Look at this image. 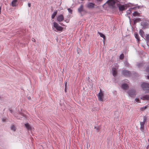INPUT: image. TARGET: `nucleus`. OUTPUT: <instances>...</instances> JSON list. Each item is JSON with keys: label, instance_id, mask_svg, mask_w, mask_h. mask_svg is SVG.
Listing matches in <instances>:
<instances>
[{"label": "nucleus", "instance_id": "1", "mask_svg": "<svg viewBox=\"0 0 149 149\" xmlns=\"http://www.w3.org/2000/svg\"><path fill=\"white\" fill-rule=\"evenodd\" d=\"M117 1V0H109L107 3L110 8H114L115 7V3Z\"/></svg>", "mask_w": 149, "mask_h": 149}, {"label": "nucleus", "instance_id": "2", "mask_svg": "<svg viewBox=\"0 0 149 149\" xmlns=\"http://www.w3.org/2000/svg\"><path fill=\"white\" fill-rule=\"evenodd\" d=\"M53 26L57 31H62L63 29V28L60 26L56 22L53 23Z\"/></svg>", "mask_w": 149, "mask_h": 149}, {"label": "nucleus", "instance_id": "3", "mask_svg": "<svg viewBox=\"0 0 149 149\" xmlns=\"http://www.w3.org/2000/svg\"><path fill=\"white\" fill-rule=\"evenodd\" d=\"M141 86L143 90H149V83H143L141 84Z\"/></svg>", "mask_w": 149, "mask_h": 149}, {"label": "nucleus", "instance_id": "4", "mask_svg": "<svg viewBox=\"0 0 149 149\" xmlns=\"http://www.w3.org/2000/svg\"><path fill=\"white\" fill-rule=\"evenodd\" d=\"M97 97L99 100L103 101L104 94L101 89H100V93H98Z\"/></svg>", "mask_w": 149, "mask_h": 149}, {"label": "nucleus", "instance_id": "5", "mask_svg": "<svg viewBox=\"0 0 149 149\" xmlns=\"http://www.w3.org/2000/svg\"><path fill=\"white\" fill-rule=\"evenodd\" d=\"M118 6L120 11H123L126 9V5H121L120 4H118Z\"/></svg>", "mask_w": 149, "mask_h": 149}, {"label": "nucleus", "instance_id": "6", "mask_svg": "<svg viewBox=\"0 0 149 149\" xmlns=\"http://www.w3.org/2000/svg\"><path fill=\"white\" fill-rule=\"evenodd\" d=\"M115 67H116V68H113L112 69V74L113 75L114 77H116L118 71L117 70V69L118 68V67L117 65V64H116L114 65Z\"/></svg>", "mask_w": 149, "mask_h": 149}, {"label": "nucleus", "instance_id": "7", "mask_svg": "<svg viewBox=\"0 0 149 149\" xmlns=\"http://www.w3.org/2000/svg\"><path fill=\"white\" fill-rule=\"evenodd\" d=\"M146 120V118L145 116H144L143 117V122H142L140 123L141 127L140 129L141 131H143V130L144 127V125L145 123Z\"/></svg>", "mask_w": 149, "mask_h": 149}, {"label": "nucleus", "instance_id": "8", "mask_svg": "<svg viewBox=\"0 0 149 149\" xmlns=\"http://www.w3.org/2000/svg\"><path fill=\"white\" fill-rule=\"evenodd\" d=\"M128 93L131 97H134L136 95L135 91L134 89L130 90Z\"/></svg>", "mask_w": 149, "mask_h": 149}, {"label": "nucleus", "instance_id": "9", "mask_svg": "<svg viewBox=\"0 0 149 149\" xmlns=\"http://www.w3.org/2000/svg\"><path fill=\"white\" fill-rule=\"evenodd\" d=\"M122 74L125 76H128L130 74V71L123 70L122 72Z\"/></svg>", "mask_w": 149, "mask_h": 149}, {"label": "nucleus", "instance_id": "10", "mask_svg": "<svg viewBox=\"0 0 149 149\" xmlns=\"http://www.w3.org/2000/svg\"><path fill=\"white\" fill-rule=\"evenodd\" d=\"M64 19V17L63 15H61L58 16L57 18V20L59 22L63 21Z\"/></svg>", "mask_w": 149, "mask_h": 149}, {"label": "nucleus", "instance_id": "11", "mask_svg": "<svg viewBox=\"0 0 149 149\" xmlns=\"http://www.w3.org/2000/svg\"><path fill=\"white\" fill-rule=\"evenodd\" d=\"M141 99L143 100L149 101V95H144L141 98Z\"/></svg>", "mask_w": 149, "mask_h": 149}, {"label": "nucleus", "instance_id": "12", "mask_svg": "<svg viewBox=\"0 0 149 149\" xmlns=\"http://www.w3.org/2000/svg\"><path fill=\"white\" fill-rule=\"evenodd\" d=\"M95 4L92 3H88L87 6V7L88 8H93L94 7Z\"/></svg>", "mask_w": 149, "mask_h": 149}, {"label": "nucleus", "instance_id": "13", "mask_svg": "<svg viewBox=\"0 0 149 149\" xmlns=\"http://www.w3.org/2000/svg\"><path fill=\"white\" fill-rule=\"evenodd\" d=\"M135 37L137 39V41L138 43H139L140 40L138 33H134Z\"/></svg>", "mask_w": 149, "mask_h": 149}, {"label": "nucleus", "instance_id": "14", "mask_svg": "<svg viewBox=\"0 0 149 149\" xmlns=\"http://www.w3.org/2000/svg\"><path fill=\"white\" fill-rule=\"evenodd\" d=\"M18 0H13L11 2L12 6L13 7H16L17 5V2Z\"/></svg>", "mask_w": 149, "mask_h": 149}, {"label": "nucleus", "instance_id": "15", "mask_svg": "<svg viewBox=\"0 0 149 149\" xmlns=\"http://www.w3.org/2000/svg\"><path fill=\"white\" fill-rule=\"evenodd\" d=\"M121 88L123 89L127 90L129 86L127 84H125L122 85Z\"/></svg>", "mask_w": 149, "mask_h": 149}, {"label": "nucleus", "instance_id": "16", "mask_svg": "<svg viewBox=\"0 0 149 149\" xmlns=\"http://www.w3.org/2000/svg\"><path fill=\"white\" fill-rule=\"evenodd\" d=\"M78 12L81 13L82 11H84V10L83 8V5H81L79 8H78Z\"/></svg>", "mask_w": 149, "mask_h": 149}, {"label": "nucleus", "instance_id": "17", "mask_svg": "<svg viewBox=\"0 0 149 149\" xmlns=\"http://www.w3.org/2000/svg\"><path fill=\"white\" fill-rule=\"evenodd\" d=\"M144 25L145 27L146 28L149 27V21H146L144 22Z\"/></svg>", "mask_w": 149, "mask_h": 149}, {"label": "nucleus", "instance_id": "18", "mask_svg": "<svg viewBox=\"0 0 149 149\" xmlns=\"http://www.w3.org/2000/svg\"><path fill=\"white\" fill-rule=\"evenodd\" d=\"M139 34L142 37H143L144 33L142 30L141 29L139 30Z\"/></svg>", "mask_w": 149, "mask_h": 149}, {"label": "nucleus", "instance_id": "19", "mask_svg": "<svg viewBox=\"0 0 149 149\" xmlns=\"http://www.w3.org/2000/svg\"><path fill=\"white\" fill-rule=\"evenodd\" d=\"M141 21V19L139 18H136V19H134V24H135L137 22H140Z\"/></svg>", "mask_w": 149, "mask_h": 149}, {"label": "nucleus", "instance_id": "20", "mask_svg": "<svg viewBox=\"0 0 149 149\" xmlns=\"http://www.w3.org/2000/svg\"><path fill=\"white\" fill-rule=\"evenodd\" d=\"M57 10H56V11H54L53 13V14L52 16V19H54L56 15H57Z\"/></svg>", "mask_w": 149, "mask_h": 149}, {"label": "nucleus", "instance_id": "21", "mask_svg": "<svg viewBox=\"0 0 149 149\" xmlns=\"http://www.w3.org/2000/svg\"><path fill=\"white\" fill-rule=\"evenodd\" d=\"M26 127L28 130L31 129V127L29 123H26L25 124Z\"/></svg>", "mask_w": 149, "mask_h": 149}, {"label": "nucleus", "instance_id": "22", "mask_svg": "<svg viewBox=\"0 0 149 149\" xmlns=\"http://www.w3.org/2000/svg\"><path fill=\"white\" fill-rule=\"evenodd\" d=\"M133 15L134 16H139V13L138 12L135 11L133 13Z\"/></svg>", "mask_w": 149, "mask_h": 149}, {"label": "nucleus", "instance_id": "23", "mask_svg": "<svg viewBox=\"0 0 149 149\" xmlns=\"http://www.w3.org/2000/svg\"><path fill=\"white\" fill-rule=\"evenodd\" d=\"M146 39L147 45L149 46V35H148L147 36Z\"/></svg>", "mask_w": 149, "mask_h": 149}, {"label": "nucleus", "instance_id": "24", "mask_svg": "<svg viewBox=\"0 0 149 149\" xmlns=\"http://www.w3.org/2000/svg\"><path fill=\"white\" fill-rule=\"evenodd\" d=\"M98 33L101 37L103 38H105V36L103 34L99 32H98Z\"/></svg>", "mask_w": 149, "mask_h": 149}, {"label": "nucleus", "instance_id": "25", "mask_svg": "<svg viewBox=\"0 0 149 149\" xmlns=\"http://www.w3.org/2000/svg\"><path fill=\"white\" fill-rule=\"evenodd\" d=\"M148 107V106H146L145 107H141L140 108V110L141 111H143L147 108Z\"/></svg>", "mask_w": 149, "mask_h": 149}, {"label": "nucleus", "instance_id": "26", "mask_svg": "<svg viewBox=\"0 0 149 149\" xmlns=\"http://www.w3.org/2000/svg\"><path fill=\"white\" fill-rule=\"evenodd\" d=\"M11 129L12 130H13L14 131H15L16 130L15 127L14 126V125H12L11 127Z\"/></svg>", "mask_w": 149, "mask_h": 149}, {"label": "nucleus", "instance_id": "27", "mask_svg": "<svg viewBox=\"0 0 149 149\" xmlns=\"http://www.w3.org/2000/svg\"><path fill=\"white\" fill-rule=\"evenodd\" d=\"M124 58V54H121L120 57H119V58L120 59H123Z\"/></svg>", "mask_w": 149, "mask_h": 149}, {"label": "nucleus", "instance_id": "28", "mask_svg": "<svg viewBox=\"0 0 149 149\" xmlns=\"http://www.w3.org/2000/svg\"><path fill=\"white\" fill-rule=\"evenodd\" d=\"M135 101L138 103H141V101L139 98H136L135 100Z\"/></svg>", "mask_w": 149, "mask_h": 149}, {"label": "nucleus", "instance_id": "29", "mask_svg": "<svg viewBox=\"0 0 149 149\" xmlns=\"http://www.w3.org/2000/svg\"><path fill=\"white\" fill-rule=\"evenodd\" d=\"M94 128L96 129V130L98 131V132H99V130H100V128L99 127H95Z\"/></svg>", "mask_w": 149, "mask_h": 149}, {"label": "nucleus", "instance_id": "30", "mask_svg": "<svg viewBox=\"0 0 149 149\" xmlns=\"http://www.w3.org/2000/svg\"><path fill=\"white\" fill-rule=\"evenodd\" d=\"M146 71L147 73H149V66L147 67L146 69Z\"/></svg>", "mask_w": 149, "mask_h": 149}, {"label": "nucleus", "instance_id": "31", "mask_svg": "<svg viewBox=\"0 0 149 149\" xmlns=\"http://www.w3.org/2000/svg\"><path fill=\"white\" fill-rule=\"evenodd\" d=\"M68 11L69 13H72V10L70 8H68Z\"/></svg>", "mask_w": 149, "mask_h": 149}, {"label": "nucleus", "instance_id": "32", "mask_svg": "<svg viewBox=\"0 0 149 149\" xmlns=\"http://www.w3.org/2000/svg\"><path fill=\"white\" fill-rule=\"evenodd\" d=\"M134 8H130V9L129 10V11H130V13H129L130 14V13H131V11Z\"/></svg>", "mask_w": 149, "mask_h": 149}, {"label": "nucleus", "instance_id": "33", "mask_svg": "<svg viewBox=\"0 0 149 149\" xmlns=\"http://www.w3.org/2000/svg\"><path fill=\"white\" fill-rule=\"evenodd\" d=\"M67 84V82H65V92H66V86Z\"/></svg>", "mask_w": 149, "mask_h": 149}, {"label": "nucleus", "instance_id": "34", "mask_svg": "<svg viewBox=\"0 0 149 149\" xmlns=\"http://www.w3.org/2000/svg\"><path fill=\"white\" fill-rule=\"evenodd\" d=\"M31 40H32V41L33 42H36V40H35V39H34L33 38H32Z\"/></svg>", "mask_w": 149, "mask_h": 149}, {"label": "nucleus", "instance_id": "35", "mask_svg": "<svg viewBox=\"0 0 149 149\" xmlns=\"http://www.w3.org/2000/svg\"><path fill=\"white\" fill-rule=\"evenodd\" d=\"M28 6L29 7H31V3H28Z\"/></svg>", "mask_w": 149, "mask_h": 149}, {"label": "nucleus", "instance_id": "36", "mask_svg": "<svg viewBox=\"0 0 149 149\" xmlns=\"http://www.w3.org/2000/svg\"><path fill=\"white\" fill-rule=\"evenodd\" d=\"M1 6H0V14H1Z\"/></svg>", "mask_w": 149, "mask_h": 149}, {"label": "nucleus", "instance_id": "37", "mask_svg": "<svg viewBox=\"0 0 149 149\" xmlns=\"http://www.w3.org/2000/svg\"><path fill=\"white\" fill-rule=\"evenodd\" d=\"M60 24L61 25H62V26H64V24H63V23H60Z\"/></svg>", "mask_w": 149, "mask_h": 149}, {"label": "nucleus", "instance_id": "38", "mask_svg": "<svg viewBox=\"0 0 149 149\" xmlns=\"http://www.w3.org/2000/svg\"><path fill=\"white\" fill-rule=\"evenodd\" d=\"M28 99H29V100H31V97H28Z\"/></svg>", "mask_w": 149, "mask_h": 149}, {"label": "nucleus", "instance_id": "39", "mask_svg": "<svg viewBox=\"0 0 149 149\" xmlns=\"http://www.w3.org/2000/svg\"><path fill=\"white\" fill-rule=\"evenodd\" d=\"M142 65V63H141L140 64H139V65H138V66H139V67H140V65Z\"/></svg>", "mask_w": 149, "mask_h": 149}, {"label": "nucleus", "instance_id": "40", "mask_svg": "<svg viewBox=\"0 0 149 149\" xmlns=\"http://www.w3.org/2000/svg\"><path fill=\"white\" fill-rule=\"evenodd\" d=\"M102 0H97V1H102Z\"/></svg>", "mask_w": 149, "mask_h": 149}, {"label": "nucleus", "instance_id": "41", "mask_svg": "<svg viewBox=\"0 0 149 149\" xmlns=\"http://www.w3.org/2000/svg\"><path fill=\"white\" fill-rule=\"evenodd\" d=\"M147 78L148 79H149V76H147Z\"/></svg>", "mask_w": 149, "mask_h": 149}, {"label": "nucleus", "instance_id": "42", "mask_svg": "<svg viewBox=\"0 0 149 149\" xmlns=\"http://www.w3.org/2000/svg\"><path fill=\"white\" fill-rule=\"evenodd\" d=\"M3 122H5V120H4L3 118Z\"/></svg>", "mask_w": 149, "mask_h": 149}, {"label": "nucleus", "instance_id": "43", "mask_svg": "<svg viewBox=\"0 0 149 149\" xmlns=\"http://www.w3.org/2000/svg\"><path fill=\"white\" fill-rule=\"evenodd\" d=\"M10 112H11V113H12V111L11 110H10Z\"/></svg>", "mask_w": 149, "mask_h": 149}, {"label": "nucleus", "instance_id": "44", "mask_svg": "<svg viewBox=\"0 0 149 149\" xmlns=\"http://www.w3.org/2000/svg\"><path fill=\"white\" fill-rule=\"evenodd\" d=\"M148 142H149V139H148Z\"/></svg>", "mask_w": 149, "mask_h": 149}]
</instances>
